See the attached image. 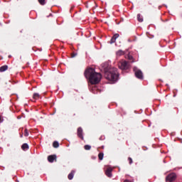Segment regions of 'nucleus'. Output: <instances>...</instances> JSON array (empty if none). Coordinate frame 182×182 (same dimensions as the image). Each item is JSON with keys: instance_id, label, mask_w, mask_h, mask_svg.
<instances>
[{"instance_id": "obj_24", "label": "nucleus", "mask_w": 182, "mask_h": 182, "mask_svg": "<svg viewBox=\"0 0 182 182\" xmlns=\"http://www.w3.org/2000/svg\"><path fill=\"white\" fill-rule=\"evenodd\" d=\"M1 122H2V117H1L0 116V123H1Z\"/></svg>"}, {"instance_id": "obj_14", "label": "nucleus", "mask_w": 182, "mask_h": 182, "mask_svg": "<svg viewBox=\"0 0 182 182\" xmlns=\"http://www.w3.org/2000/svg\"><path fill=\"white\" fill-rule=\"evenodd\" d=\"M33 97L36 100H38V99H39V97H41V95H39V93H34L33 95Z\"/></svg>"}, {"instance_id": "obj_4", "label": "nucleus", "mask_w": 182, "mask_h": 182, "mask_svg": "<svg viewBox=\"0 0 182 182\" xmlns=\"http://www.w3.org/2000/svg\"><path fill=\"white\" fill-rule=\"evenodd\" d=\"M134 72L137 79H139L140 80H143L144 77H143V72H141V70H139V68H137L136 67H134Z\"/></svg>"}, {"instance_id": "obj_16", "label": "nucleus", "mask_w": 182, "mask_h": 182, "mask_svg": "<svg viewBox=\"0 0 182 182\" xmlns=\"http://www.w3.org/2000/svg\"><path fill=\"white\" fill-rule=\"evenodd\" d=\"M124 55V51L122 50H119L117 52V56H122Z\"/></svg>"}, {"instance_id": "obj_10", "label": "nucleus", "mask_w": 182, "mask_h": 182, "mask_svg": "<svg viewBox=\"0 0 182 182\" xmlns=\"http://www.w3.org/2000/svg\"><path fill=\"white\" fill-rule=\"evenodd\" d=\"M75 176V171H71V172L68 174V180H73Z\"/></svg>"}, {"instance_id": "obj_6", "label": "nucleus", "mask_w": 182, "mask_h": 182, "mask_svg": "<svg viewBox=\"0 0 182 182\" xmlns=\"http://www.w3.org/2000/svg\"><path fill=\"white\" fill-rule=\"evenodd\" d=\"M77 135L81 140H85V138L83 137V129H82V127H80L77 128Z\"/></svg>"}, {"instance_id": "obj_17", "label": "nucleus", "mask_w": 182, "mask_h": 182, "mask_svg": "<svg viewBox=\"0 0 182 182\" xmlns=\"http://www.w3.org/2000/svg\"><path fill=\"white\" fill-rule=\"evenodd\" d=\"M105 154H103V152H100L98 154V159L99 160H103V157H104Z\"/></svg>"}, {"instance_id": "obj_21", "label": "nucleus", "mask_w": 182, "mask_h": 182, "mask_svg": "<svg viewBox=\"0 0 182 182\" xmlns=\"http://www.w3.org/2000/svg\"><path fill=\"white\" fill-rule=\"evenodd\" d=\"M129 164H133V159L132 157L128 158Z\"/></svg>"}, {"instance_id": "obj_7", "label": "nucleus", "mask_w": 182, "mask_h": 182, "mask_svg": "<svg viewBox=\"0 0 182 182\" xmlns=\"http://www.w3.org/2000/svg\"><path fill=\"white\" fill-rule=\"evenodd\" d=\"M112 171H113V169L110 167L107 168L105 171V174L107 177H109V178L112 177Z\"/></svg>"}, {"instance_id": "obj_3", "label": "nucleus", "mask_w": 182, "mask_h": 182, "mask_svg": "<svg viewBox=\"0 0 182 182\" xmlns=\"http://www.w3.org/2000/svg\"><path fill=\"white\" fill-rule=\"evenodd\" d=\"M118 66L122 70H127L130 68V63L128 61L122 60L119 63Z\"/></svg>"}, {"instance_id": "obj_25", "label": "nucleus", "mask_w": 182, "mask_h": 182, "mask_svg": "<svg viewBox=\"0 0 182 182\" xmlns=\"http://www.w3.org/2000/svg\"><path fill=\"white\" fill-rule=\"evenodd\" d=\"M132 57L131 56V57H129V59H132Z\"/></svg>"}, {"instance_id": "obj_1", "label": "nucleus", "mask_w": 182, "mask_h": 182, "mask_svg": "<svg viewBox=\"0 0 182 182\" xmlns=\"http://www.w3.org/2000/svg\"><path fill=\"white\" fill-rule=\"evenodd\" d=\"M84 75L91 85H97L102 80V74L96 73V70L93 68H87Z\"/></svg>"}, {"instance_id": "obj_23", "label": "nucleus", "mask_w": 182, "mask_h": 182, "mask_svg": "<svg viewBox=\"0 0 182 182\" xmlns=\"http://www.w3.org/2000/svg\"><path fill=\"white\" fill-rule=\"evenodd\" d=\"M124 182H132V181H130L126 179V180L124 181Z\"/></svg>"}, {"instance_id": "obj_13", "label": "nucleus", "mask_w": 182, "mask_h": 182, "mask_svg": "<svg viewBox=\"0 0 182 182\" xmlns=\"http://www.w3.org/2000/svg\"><path fill=\"white\" fill-rule=\"evenodd\" d=\"M137 21L139 22H143V16L140 14H137Z\"/></svg>"}, {"instance_id": "obj_2", "label": "nucleus", "mask_w": 182, "mask_h": 182, "mask_svg": "<svg viewBox=\"0 0 182 182\" xmlns=\"http://www.w3.org/2000/svg\"><path fill=\"white\" fill-rule=\"evenodd\" d=\"M104 70L105 77L107 80H110L111 82H117V79H119V72L117 71V68L107 66L104 68Z\"/></svg>"}, {"instance_id": "obj_9", "label": "nucleus", "mask_w": 182, "mask_h": 182, "mask_svg": "<svg viewBox=\"0 0 182 182\" xmlns=\"http://www.w3.org/2000/svg\"><path fill=\"white\" fill-rule=\"evenodd\" d=\"M119 36V33L114 34L110 40V43H114V42H116V39H117Z\"/></svg>"}, {"instance_id": "obj_18", "label": "nucleus", "mask_w": 182, "mask_h": 182, "mask_svg": "<svg viewBox=\"0 0 182 182\" xmlns=\"http://www.w3.org/2000/svg\"><path fill=\"white\" fill-rule=\"evenodd\" d=\"M84 149L85 150H90V149H92V146L90 145H85Z\"/></svg>"}, {"instance_id": "obj_20", "label": "nucleus", "mask_w": 182, "mask_h": 182, "mask_svg": "<svg viewBox=\"0 0 182 182\" xmlns=\"http://www.w3.org/2000/svg\"><path fill=\"white\" fill-rule=\"evenodd\" d=\"M24 136L26 137H28V136H29V132H28V130L26 129L24 130Z\"/></svg>"}, {"instance_id": "obj_12", "label": "nucleus", "mask_w": 182, "mask_h": 182, "mask_svg": "<svg viewBox=\"0 0 182 182\" xmlns=\"http://www.w3.org/2000/svg\"><path fill=\"white\" fill-rule=\"evenodd\" d=\"M21 149L22 150H28V149H29V145H28V144H23L21 146Z\"/></svg>"}, {"instance_id": "obj_15", "label": "nucleus", "mask_w": 182, "mask_h": 182, "mask_svg": "<svg viewBox=\"0 0 182 182\" xmlns=\"http://www.w3.org/2000/svg\"><path fill=\"white\" fill-rule=\"evenodd\" d=\"M53 147H54V149H58V147H59V142H58V141H55L53 143Z\"/></svg>"}, {"instance_id": "obj_11", "label": "nucleus", "mask_w": 182, "mask_h": 182, "mask_svg": "<svg viewBox=\"0 0 182 182\" xmlns=\"http://www.w3.org/2000/svg\"><path fill=\"white\" fill-rule=\"evenodd\" d=\"M6 70H8V65H3L0 67V72H5Z\"/></svg>"}, {"instance_id": "obj_22", "label": "nucleus", "mask_w": 182, "mask_h": 182, "mask_svg": "<svg viewBox=\"0 0 182 182\" xmlns=\"http://www.w3.org/2000/svg\"><path fill=\"white\" fill-rule=\"evenodd\" d=\"M75 56H76V54H75L74 53L71 54V58H75Z\"/></svg>"}, {"instance_id": "obj_8", "label": "nucleus", "mask_w": 182, "mask_h": 182, "mask_svg": "<svg viewBox=\"0 0 182 182\" xmlns=\"http://www.w3.org/2000/svg\"><path fill=\"white\" fill-rule=\"evenodd\" d=\"M48 160L49 163H53L56 160V155H50L48 156Z\"/></svg>"}, {"instance_id": "obj_5", "label": "nucleus", "mask_w": 182, "mask_h": 182, "mask_svg": "<svg viewBox=\"0 0 182 182\" xmlns=\"http://www.w3.org/2000/svg\"><path fill=\"white\" fill-rule=\"evenodd\" d=\"M177 178L176 173H170L166 178V181L173 182Z\"/></svg>"}, {"instance_id": "obj_19", "label": "nucleus", "mask_w": 182, "mask_h": 182, "mask_svg": "<svg viewBox=\"0 0 182 182\" xmlns=\"http://www.w3.org/2000/svg\"><path fill=\"white\" fill-rule=\"evenodd\" d=\"M40 5H45L46 3L45 2L46 0H38Z\"/></svg>"}]
</instances>
